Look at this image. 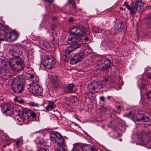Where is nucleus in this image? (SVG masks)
<instances>
[{
    "label": "nucleus",
    "instance_id": "1",
    "mask_svg": "<svg viewBox=\"0 0 151 151\" xmlns=\"http://www.w3.org/2000/svg\"><path fill=\"white\" fill-rule=\"evenodd\" d=\"M24 80L16 77L13 80L12 85V88L16 92L21 93L24 90Z\"/></svg>",
    "mask_w": 151,
    "mask_h": 151
},
{
    "label": "nucleus",
    "instance_id": "2",
    "mask_svg": "<svg viewBox=\"0 0 151 151\" xmlns=\"http://www.w3.org/2000/svg\"><path fill=\"white\" fill-rule=\"evenodd\" d=\"M86 31L85 28L78 27L76 35H73L71 37L70 36L69 37L68 40H69V43H71L72 41L78 43L82 42L83 40L80 37L84 35L85 34Z\"/></svg>",
    "mask_w": 151,
    "mask_h": 151
},
{
    "label": "nucleus",
    "instance_id": "3",
    "mask_svg": "<svg viewBox=\"0 0 151 151\" xmlns=\"http://www.w3.org/2000/svg\"><path fill=\"white\" fill-rule=\"evenodd\" d=\"M111 80L110 78H104L101 81L99 82L94 81L89 85V86L92 91H97L99 89L103 88L104 86L110 83Z\"/></svg>",
    "mask_w": 151,
    "mask_h": 151
},
{
    "label": "nucleus",
    "instance_id": "4",
    "mask_svg": "<svg viewBox=\"0 0 151 151\" xmlns=\"http://www.w3.org/2000/svg\"><path fill=\"white\" fill-rule=\"evenodd\" d=\"M42 64L47 70L52 69L55 66V62L54 58L51 55H46L42 60Z\"/></svg>",
    "mask_w": 151,
    "mask_h": 151
},
{
    "label": "nucleus",
    "instance_id": "5",
    "mask_svg": "<svg viewBox=\"0 0 151 151\" xmlns=\"http://www.w3.org/2000/svg\"><path fill=\"white\" fill-rule=\"evenodd\" d=\"M11 63L14 70L17 72L22 70L24 66L22 60L17 56L12 58Z\"/></svg>",
    "mask_w": 151,
    "mask_h": 151
},
{
    "label": "nucleus",
    "instance_id": "6",
    "mask_svg": "<svg viewBox=\"0 0 151 151\" xmlns=\"http://www.w3.org/2000/svg\"><path fill=\"white\" fill-rule=\"evenodd\" d=\"M36 115L35 113L30 110H28L26 108H23L21 112V119L23 122L29 119L35 118Z\"/></svg>",
    "mask_w": 151,
    "mask_h": 151
},
{
    "label": "nucleus",
    "instance_id": "7",
    "mask_svg": "<svg viewBox=\"0 0 151 151\" xmlns=\"http://www.w3.org/2000/svg\"><path fill=\"white\" fill-rule=\"evenodd\" d=\"M50 139L54 145H62L63 142L64 141L61 134L58 132H52L50 135Z\"/></svg>",
    "mask_w": 151,
    "mask_h": 151
},
{
    "label": "nucleus",
    "instance_id": "8",
    "mask_svg": "<svg viewBox=\"0 0 151 151\" xmlns=\"http://www.w3.org/2000/svg\"><path fill=\"white\" fill-rule=\"evenodd\" d=\"M4 32L5 40L8 41H14L17 39L19 37V34L15 31L9 32L8 30L6 31L4 30Z\"/></svg>",
    "mask_w": 151,
    "mask_h": 151
},
{
    "label": "nucleus",
    "instance_id": "9",
    "mask_svg": "<svg viewBox=\"0 0 151 151\" xmlns=\"http://www.w3.org/2000/svg\"><path fill=\"white\" fill-rule=\"evenodd\" d=\"M133 120L138 122H147L150 121L149 117L141 112H138L132 116Z\"/></svg>",
    "mask_w": 151,
    "mask_h": 151
},
{
    "label": "nucleus",
    "instance_id": "10",
    "mask_svg": "<svg viewBox=\"0 0 151 151\" xmlns=\"http://www.w3.org/2000/svg\"><path fill=\"white\" fill-rule=\"evenodd\" d=\"M29 90L32 94L39 96L41 95L43 92L42 87L37 84H33L31 85Z\"/></svg>",
    "mask_w": 151,
    "mask_h": 151
},
{
    "label": "nucleus",
    "instance_id": "11",
    "mask_svg": "<svg viewBox=\"0 0 151 151\" xmlns=\"http://www.w3.org/2000/svg\"><path fill=\"white\" fill-rule=\"evenodd\" d=\"M85 55L84 50L75 54L73 57L71 59L70 62L71 64H74L80 62L83 58Z\"/></svg>",
    "mask_w": 151,
    "mask_h": 151
},
{
    "label": "nucleus",
    "instance_id": "12",
    "mask_svg": "<svg viewBox=\"0 0 151 151\" xmlns=\"http://www.w3.org/2000/svg\"><path fill=\"white\" fill-rule=\"evenodd\" d=\"M0 107L3 112L6 115L11 116L14 114V110L10 104H1Z\"/></svg>",
    "mask_w": 151,
    "mask_h": 151
},
{
    "label": "nucleus",
    "instance_id": "13",
    "mask_svg": "<svg viewBox=\"0 0 151 151\" xmlns=\"http://www.w3.org/2000/svg\"><path fill=\"white\" fill-rule=\"evenodd\" d=\"M68 43L72 44V45L70 46L67 47L65 49V52L66 55L69 54L70 52L80 48L81 46L80 43L73 42L72 41L71 43H69V40L68 39Z\"/></svg>",
    "mask_w": 151,
    "mask_h": 151
},
{
    "label": "nucleus",
    "instance_id": "14",
    "mask_svg": "<svg viewBox=\"0 0 151 151\" xmlns=\"http://www.w3.org/2000/svg\"><path fill=\"white\" fill-rule=\"evenodd\" d=\"M124 4L127 9L130 11V13L131 15H134L135 14L138 6V1H133L131 7L128 4L127 2H124Z\"/></svg>",
    "mask_w": 151,
    "mask_h": 151
},
{
    "label": "nucleus",
    "instance_id": "15",
    "mask_svg": "<svg viewBox=\"0 0 151 151\" xmlns=\"http://www.w3.org/2000/svg\"><path fill=\"white\" fill-rule=\"evenodd\" d=\"M8 72L7 63L3 59L0 58V74L6 76Z\"/></svg>",
    "mask_w": 151,
    "mask_h": 151
},
{
    "label": "nucleus",
    "instance_id": "16",
    "mask_svg": "<svg viewBox=\"0 0 151 151\" xmlns=\"http://www.w3.org/2000/svg\"><path fill=\"white\" fill-rule=\"evenodd\" d=\"M101 69L102 70L105 71L108 70L111 65L110 60L108 58L104 59L101 61Z\"/></svg>",
    "mask_w": 151,
    "mask_h": 151
},
{
    "label": "nucleus",
    "instance_id": "17",
    "mask_svg": "<svg viewBox=\"0 0 151 151\" xmlns=\"http://www.w3.org/2000/svg\"><path fill=\"white\" fill-rule=\"evenodd\" d=\"M75 86L73 83L69 84L67 85L64 88V90L65 92L68 93H73L76 91L74 89Z\"/></svg>",
    "mask_w": 151,
    "mask_h": 151
},
{
    "label": "nucleus",
    "instance_id": "18",
    "mask_svg": "<svg viewBox=\"0 0 151 151\" xmlns=\"http://www.w3.org/2000/svg\"><path fill=\"white\" fill-rule=\"evenodd\" d=\"M51 81L55 87L59 86L60 84L59 80V78L57 76H52Z\"/></svg>",
    "mask_w": 151,
    "mask_h": 151
},
{
    "label": "nucleus",
    "instance_id": "19",
    "mask_svg": "<svg viewBox=\"0 0 151 151\" xmlns=\"http://www.w3.org/2000/svg\"><path fill=\"white\" fill-rule=\"evenodd\" d=\"M85 145H82L81 144L77 143L74 145L73 149L71 151H83V147Z\"/></svg>",
    "mask_w": 151,
    "mask_h": 151
},
{
    "label": "nucleus",
    "instance_id": "20",
    "mask_svg": "<svg viewBox=\"0 0 151 151\" xmlns=\"http://www.w3.org/2000/svg\"><path fill=\"white\" fill-rule=\"evenodd\" d=\"M83 148V151H98L96 148L88 145H84Z\"/></svg>",
    "mask_w": 151,
    "mask_h": 151
},
{
    "label": "nucleus",
    "instance_id": "21",
    "mask_svg": "<svg viewBox=\"0 0 151 151\" xmlns=\"http://www.w3.org/2000/svg\"><path fill=\"white\" fill-rule=\"evenodd\" d=\"M145 22L147 26L149 28H151V14H150L145 19Z\"/></svg>",
    "mask_w": 151,
    "mask_h": 151
},
{
    "label": "nucleus",
    "instance_id": "22",
    "mask_svg": "<svg viewBox=\"0 0 151 151\" xmlns=\"http://www.w3.org/2000/svg\"><path fill=\"white\" fill-rule=\"evenodd\" d=\"M62 144L61 145L60 144L57 145L56 151H67L64 145V141L63 142Z\"/></svg>",
    "mask_w": 151,
    "mask_h": 151
},
{
    "label": "nucleus",
    "instance_id": "23",
    "mask_svg": "<svg viewBox=\"0 0 151 151\" xmlns=\"http://www.w3.org/2000/svg\"><path fill=\"white\" fill-rule=\"evenodd\" d=\"M78 27V26H73L70 28L69 30L73 35L75 34L76 35Z\"/></svg>",
    "mask_w": 151,
    "mask_h": 151
},
{
    "label": "nucleus",
    "instance_id": "24",
    "mask_svg": "<svg viewBox=\"0 0 151 151\" xmlns=\"http://www.w3.org/2000/svg\"><path fill=\"white\" fill-rule=\"evenodd\" d=\"M141 138L144 141V142H147L149 141V137L148 135L144 134L141 137Z\"/></svg>",
    "mask_w": 151,
    "mask_h": 151
},
{
    "label": "nucleus",
    "instance_id": "25",
    "mask_svg": "<svg viewBox=\"0 0 151 151\" xmlns=\"http://www.w3.org/2000/svg\"><path fill=\"white\" fill-rule=\"evenodd\" d=\"M54 105L55 104H48L46 108V110L48 111L52 110L55 107V106Z\"/></svg>",
    "mask_w": 151,
    "mask_h": 151
},
{
    "label": "nucleus",
    "instance_id": "26",
    "mask_svg": "<svg viewBox=\"0 0 151 151\" xmlns=\"http://www.w3.org/2000/svg\"><path fill=\"white\" fill-rule=\"evenodd\" d=\"M9 29L8 27H3L2 28H1V27H0V34L3 33H4V30H5L6 31Z\"/></svg>",
    "mask_w": 151,
    "mask_h": 151
},
{
    "label": "nucleus",
    "instance_id": "27",
    "mask_svg": "<svg viewBox=\"0 0 151 151\" xmlns=\"http://www.w3.org/2000/svg\"><path fill=\"white\" fill-rule=\"evenodd\" d=\"M14 100L15 102L17 103L20 104H22L23 103V99H18L17 98H15L14 99Z\"/></svg>",
    "mask_w": 151,
    "mask_h": 151
},
{
    "label": "nucleus",
    "instance_id": "28",
    "mask_svg": "<svg viewBox=\"0 0 151 151\" xmlns=\"http://www.w3.org/2000/svg\"><path fill=\"white\" fill-rule=\"evenodd\" d=\"M142 0H137L135 1H137L138 2V6H143L144 2L142 1Z\"/></svg>",
    "mask_w": 151,
    "mask_h": 151
},
{
    "label": "nucleus",
    "instance_id": "29",
    "mask_svg": "<svg viewBox=\"0 0 151 151\" xmlns=\"http://www.w3.org/2000/svg\"><path fill=\"white\" fill-rule=\"evenodd\" d=\"M87 50H88V51H87V52L88 53H91L92 52V51L91 48L89 46H87L85 49L86 50V51Z\"/></svg>",
    "mask_w": 151,
    "mask_h": 151
},
{
    "label": "nucleus",
    "instance_id": "30",
    "mask_svg": "<svg viewBox=\"0 0 151 151\" xmlns=\"http://www.w3.org/2000/svg\"><path fill=\"white\" fill-rule=\"evenodd\" d=\"M147 99L151 101V91H149L147 94Z\"/></svg>",
    "mask_w": 151,
    "mask_h": 151
},
{
    "label": "nucleus",
    "instance_id": "31",
    "mask_svg": "<svg viewBox=\"0 0 151 151\" xmlns=\"http://www.w3.org/2000/svg\"><path fill=\"white\" fill-rule=\"evenodd\" d=\"M43 46L46 48H48L49 47V43L47 42H43Z\"/></svg>",
    "mask_w": 151,
    "mask_h": 151
},
{
    "label": "nucleus",
    "instance_id": "32",
    "mask_svg": "<svg viewBox=\"0 0 151 151\" xmlns=\"http://www.w3.org/2000/svg\"><path fill=\"white\" fill-rule=\"evenodd\" d=\"M120 83V81L118 79H116L115 81H114L113 83L114 84H115L118 86L119 85Z\"/></svg>",
    "mask_w": 151,
    "mask_h": 151
},
{
    "label": "nucleus",
    "instance_id": "33",
    "mask_svg": "<svg viewBox=\"0 0 151 151\" xmlns=\"http://www.w3.org/2000/svg\"><path fill=\"white\" fill-rule=\"evenodd\" d=\"M48 149L42 147H40L38 149L37 151H47Z\"/></svg>",
    "mask_w": 151,
    "mask_h": 151
},
{
    "label": "nucleus",
    "instance_id": "34",
    "mask_svg": "<svg viewBox=\"0 0 151 151\" xmlns=\"http://www.w3.org/2000/svg\"><path fill=\"white\" fill-rule=\"evenodd\" d=\"M33 107V109L36 110H37L39 107V104H32L31 105Z\"/></svg>",
    "mask_w": 151,
    "mask_h": 151
},
{
    "label": "nucleus",
    "instance_id": "35",
    "mask_svg": "<svg viewBox=\"0 0 151 151\" xmlns=\"http://www.w3.org/2000/svg\"><path fill=\"white\" fill-rule=\"evenodd\" d=\"M2 138L5 141H7L9 140V137L5 135L3 136Z\"/></svg>",
    "mask_w": 151,
    "mask_h": 151
},
{
    "label": "nucleus",
    "instance_id": "36",
    "mask_svg": "<svg viewBox=\"0 0 151 151\" xmlns=\"http://www.w3.org/2000/svg\"><path fill=\"white\" fill-rule=\"evenodd\" d=\"M132 111H130L128 113L126 114L125 115H126V116H127V117H129L130 116V115L132 114Z\"/></svg>",
    "mask_w": 151,
    "mask_h": 151
},
{
    "label": "nucleus",
    "instance_id": "37",
    "mask_svg": "<svg viewBox=\"0 0 151 151\" xmlns=\"http://www.w3.org/2000/svg\"><path fill=\"white\" fill-rule=\"evenodd\" d=\"M30 78L31 79H33L35 77V75L34 74H29Z\"/></svg>",
    "mask_w": 151,
    "mask_h": 151
},
{
    "label": "nucleus",
    "instance_id": "38",
    "mask_svg": "<svg viewBox=\"0 0 151 151\" xmlns=\"http://www.w3.org/2000/svg\"><path fill=\"white\" fill-rule=\"evenodd\" d=\"M70 3L72 5L75 4V1L74 0H71L69 1Z\"/></svg>",
    "mask_w": 151,
    "mask_h": 151
},
{
    "label": "nucleus",
    "instance_id": "39",
    "mask_svg": "<svg viewBox=\"0 0 151 151\" xmlns=\"http://www.w3.org/2000/svg\"><path fill=\"white\" fill-rule=\"evenodd\" d=\"M100 99L101 101H104V96H101L100 98Z\"/></svg>",
    "mask_w": 151,
    "mask_h": 151
},
{
    "label": "nucleus",
    "instance_id": "40",
    "mask_svg": "<svg viewBox=\"0 0 151 151\" xmlns=\"http://www.w3.org/2000/svg\"><path fill=\"white\" fill-rule=\"evenodd\" d=\"M20 142V141L18 140L16 142V144L17 145H19V143Z\"/></svg>",
    "mask_w": 151,
    "mask_h": 151
},
{
    "label": "nucleus",
    "instance_id": "41",
    "mask_svg": "<svg viewBox=\"0 0 151 151\" xmlns=\"http://www.w3.org/2000/svg\"><path fill=\"white\" fill-rule=\"evenodd\" d=\"M20 141V142H23V137H21L19 140Z\"/></svg>",
    "mask_w": 151,
    "mask_h": 151
},
{
    "label": "nucleus",
    "instance_id": "42",
    "mask_svg": "<svg viewBox=\"0 0 151 151\" xmlns=\"http://www.w3.org/2000/svg\"><path fill=\"white\" fill-rule=\"evenodd\" d=\"M49 104H54V103H55L53 101H49Z\"/></svg>",
    "mask_w": 151,
    "mask_h": 151
},
{
    "label": "nucleus",
    "instance_id": "43",
    "mask_svg": "<svg viewBox=\"0 0 151 151\" xmlns=\"http://www.w3.org/2000/svg\"><path fill=\"white\" fill-rule=\"evenodd\" d=\"M84 40L86 41H88L89 40L88 38L87 37H86L84 38Z\"/></svg>",
    "mask_w": 151,
    "mask_h": 151
},
{
    "label": "nucleus",
    "instance_id": "44",
    "mask_svg": "<svg viewBox=\"0 0 151 151\" xmlns=\"http://www.w3.org/2000/svg\"><path fill=\"white\" fill-rule=\"evenodd\" d=\"M35 79H36V82L37 83L38 82V81H39L38 78L37 77H36Z\"/></svg>",
    "mask_w": 151,
    "mask_h": 151
},
{
    "label": "nucleus",
    "instance_id": "45",
    "mask_svg": "<svg viewBox=\"0 0 151 151\" xmlns=\"http://www.w3.org/2000/svg\"><path fill=\"white\" fill-rule=\"evenodd\" d=\"M72 6H73V7L74 9L76 8V5L75 4H75H74Z\"/></svg>",
    "mask_w": 151,
    "mask_h": 151
},
{
    "label": "nucleus",
    "instance_id": "46",
    "mask_svg": "<svg viewBox=\"0 0 151 151\" xmlns=\"http://www.w3.org/2000/svg\"><path fill=\"white\" fill-rule=\"evenodd\" d=\"M117 108L118 109H120L121 108V106H117Z\"/></svg>",
    "mask_w": 151,
    "mask_h": 151
},
{
    "label": "nucleus",
    "instance_id": "47",
    "mask_svg": "<svg viewBox=\"0 0 151 151\" xmlns=\"http://www.w3.org/2000/svg\"><path fill=\"white\" fill-rule=\"evenodd\" d=\"M111 96H107V98L108 99H109L111 98Z\"/></svg>",
    "mask_w": 151,
    "mask_h": 151
},
{
    "label": "nucleus",
    "instance_id": "48",
    "mask_svg": "<svg viewBox=\"0 0 151 151\" xmlns=\"http://www.w3.org/2000/svg\"><path fill=\"white\" fill-rule=\"evenodd\" d=\"M69 21L70 22L72 21H73V19H71V18L70 19V20H69Z\"/></svg>",
    "mask_w": 151,
    "mask_h": 151
},
{
    "label": "nucleus",
    "instance_id": "49",
    "mask_svg": "<svg viewBox=\"0 0 151 151\" xmlns=\"http://www.w3.org/2000/svg\"><path fill=\"white\" fill-rule=\"evenodd\" d=\"M30 104H35L34 102H31L30 103Z\"/></svg>",
    "mask_w": 151,
    "mask_h": 151
},
{
    "label": "nucleus",
    "instance_id": "50",
    "mask_svg": "<svg viewBox=\"0 0 151 151\" xmlns=\"http://www.w3.org/2000/svg\"><path fill=\"white\" fill-rule=\"evenodd\" d=\"M149 77L151 79V74H150V75H149Z\"/></svg>",
    "mask_w": 151,
    "mask_h": 151
},
{
    "label": "nucleus",
    "instance_id": "51",
    "mask_svg": "<svg viewBox=\"0 0 151 151\" xmlns=\"http://www.w3.org/2000/svg\"><path fill=\"white\" fill-rule=\"evenodd\" d=\"M95 32L96 33H99V31H95Z\"/></svg>",
    "mask_w": 151,
    "mask_h": 151
},
{
    "label": "nucleus",
    "instance_id": "52",
    "mask_svg": "<svg viewBox=\"0 0 151 151\" xmlns=\"http://www.w3.org/2000/svg\"><path fill=\"white\" fill-rule=\"evenodd\" d=\"M121 9H122V10H125L123 8H121Z\"/></svg>",
    "mask_w": 151,
    "mask_h": 151
},
{
    "label": "nucleus",
    "instance_id": "53",
    "mask_svg": "<svg viewBox=\"0 0 151 151\" xmlns=\"http://www.w3.org/2000/svg\"><path fill=\"white\" fill-rule=\"evenodd\" d=\"M39 132V131H38L36 132L35 133H37L38 132Z\"/></svg>",
    "mask_w": 151,
    "mask_h": 151
},
{
    "label": "nucleus",
    "instance_id": "54",
    "mask_svg": "<svg viewBox=\"0 0 151 151\" xmlns=\"http://www.w3.org/2000/svg\"><path fill=\"white\" fill-rule=\"evenodd\" d=\"M119 141H122V139H119Z\"/></svg>",
    "mask_w": 151,
    "mask_h": 151
},
{
    "label": "nucleus",
    "instance_id": "55",
    "mask_svg": "<svg viewBox=\"0 0 151 151\" xmlns=\"http://www.w3.org/2000/svg\"><path fill=\"white\" fill-rule=\"evenodd\" d=\"M15 54V52H13V55H14Z\"/></svg>",
    "mask_w": 151,
    "mask_h": 151
},
{
    "label": "nucleus",
    "instance_id": "56",
    "mask_svg": "<svg viewBox=\"0 0 151 151\" xmlns=\"http://www.w3.org/2000/svg\"><path fill=\"white\" fill-rule=\"evenodd\" d=\"M44 104L46 103L45 102L44 100Z\"/></svg>",
    "mask_w": 151,
    "mask_h": 151
},
{
    "label": "nucleus",
    "instance_id": "57",
    "mask_svg": "<svg viewBox=\"0 0 151 151\" xmlns=\"http://www.w3.org/2000/svg\"><path fill=\"white\" fill-rule=\"evenodd\" d=\"M42 142H40V144H42Z\"/></svg>",
    "mask_w": 151,
    "mask_h": 151
},
{
    "label": "nucleus",
    "instance_id": "58",
    "mask_svg": "<svg viewBox=\"0 0 151 151\" xmlns=\"http://www.w3.org/2000/svg\"><path fill=\"white\" fill-rule=\"evenodd\" d=\"M72 103H76V102H75V101H73Z\"/></svg>",
    "mask_w": 151,
    "mask_h": 151
},
{
    "label": "nucleus",
    "instance_id": "59",
    "mask_svg": "<svg viewBox=\"0 0 151 151\" xmlns=\"http://www.w3.org/2000/svg\"><path fill=\"white\" fill-rule=\"evenodd\" d=\"M150 7H151V6H149Z\"/></svg>",
    "mask_w": 151,
    "mask_h": 151
},
{
    "label": "nucleus",
    "instance_id": "60",
    "mask_svg": "<svg viewBox=\"0 0 151 151\" xmlns=\"http://www.w3.org/2000/svg\"><path fill=\"white\" fill-rule=\"evenodd\" d=\"M0 40H3V39H1Z\"/></svg>",
    "mask_w": 151,
    "mask_h": 151
},
{
    "label": "nucleus",
    "instance_id": "61",
    "mask_svg": "<svg viewBox=\"0 0 151 151\" xmlns=\"http://www.w3.org/2000/svg\"><path fill=\"white\" fill-rule=\"evenodd\" d=\"M56 18V17H55V18H54V19H55Z\"/></svg>",
    "mask_w": 151,
    "mask_h": 151
},
{
    "label": "nucleus",
    "instance_id": "62",
    "mask_svg": "<svg viewBox=\"0 0 151 151\" xmlns=\"http://www.w3.org/2000/svg\"><path fill=\"white\" fill-rule=\"evenodd\" d=\"M56 18V17H55V18H54V19H55Z\"/></svg>",
    "mask_w": 151,
    "mask_h": 151
}]
</instances>
